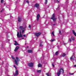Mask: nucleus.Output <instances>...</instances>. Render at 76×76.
<instances>
[{
  "mask_svg": "<svg viewBox=\"0 0 76 76\" xmlns=\"http://www.w3.org/2000/svg\"><path fill=\"white\" fill-rule=\"evenodd\" d=\"M54 25H55L54 24Z\"/></svg>",
  "mask_w": 76,
  "mask_h": 76,
  "instance_id": "45",
  "label": "nucleus"
},
{
  "mask_svg": "<svg viewBox=\"0 0 76 76\" xmlns=\"http://www.w3.org/2000/svg\"><path fill=\"white\" fill-rule=\"evenodd\" d=\"M31 25H29V28H31Z\"/></svg>",
  "mask_w": 76,
  "mask_h": 76,
  "instance_id": "36",
  "label": "nucleus"
},
{
  "mask_svg": "<svg viewBox=\"0 0 76 76\" xmlns=\"http://www.w3.org/2000/svg\"><path fill=\"white\" fill-rule=\"evenodd\" d=\"M12 59H15V58H14V57H13V56H12Z\"/></svg>",
  "mask_w": 76,
  "mask_h": 76,
  "instance_id": "29",
  "label": "nucleus"
},
{
  "mask_svg": "<svg viewBox=\"0 0 76 76\" xmlns=\"http://www.w3.org/2000/svg\"><path fill=\"white\" fill-rule=\"evenodd\" d=\"M55 41V39H53L51 40V42H53V41Z\"/></svg>",
  "mask_w": 76,
  "mask_h": 76,
  "instance_id": "27",
  "label": "nucleus"
},
{
  "mask_svg": "<svg viewBox=\"0 0 76 76\" xmlns=\"http://www.w3.org/2000/svg\"><path fill=\"white\" fill-rule=\"evenodd\" d=\"M15 43H14V45H19V44L17 42L15 41Z\"/></svg>",
  "mask_w": 76,
  "mask_h": 76,
  "instance_id": "16",
  "label": "nucleus"
},
{
  "mask_svg": "<svg viewBox=\"0 0 76 76\" xmlns=\"http://www.w3.org/2000/svg\"><path fill=\"white\" fill-rule=\"evenodd\" d=\"M35 7H37V8H38L39 7V4H35Z\"/></svg>",
  "mask_w": 76,
  "mask_h": 76,
  "instance_id": "12",
  "label": "nucleus"
},
{
  "mask_svg": "<svg viewBox=\"0 0 76 76\" xmlns=\"http://www.w3.org/2000/svg\"><path fill=\"white\" fill-rule=\"evenodd\" d=\"M52 66H53V67H54V65L53 64H52Z\"/></svg>",
  "mask_w": 76,
  "mask_h": 76,
  "instance_id": "32",
  "label": "nucleus"
},
{
  "mask_svg": "<svg viewBox=\"0 0 76 76\" xmlns=\"http://www.w3.org/2000/svg\"><path fill=\"white\" fill-rule=\"evenodd\" d=\"M41 33L40 32L38 33H35V34H34V35L35 36H36V37H39V36L40 35H41Z\"/></svg>",
  "mask_w": 76,
  "mask_h": 76,
  "instance_id": "4",
  "label": "nucleus"
},
{
  "mask_svg": "<svg viewBox=\"0 0 76 76\" xmlns=\"http://www.w3.org/2000/svg\"><path fill=\"white\" fill-rule=\"evenodd\" d=\"M59 34H61V31H60V30H59Z\"/></svg>",
  "mask_w": 76,
  "mask_h": 76,
  "instance_id": "34",
  "label": "nucleus"
},
{
  "mask_svg": "<svg viewBox=\"0 0 76 76\" xmlns=\"http://www.w3.org/2000/svg\"><path fill=\"white\" fill-rule=\"evenodd\" d=\"M21 20H22L21 18H20V17H18V22H21Z\"/></svg>",
  "mask_w": 76,
  "mask_h": 76,
  "instance_id": "13",
  "label": "nucleus"
},
{
  "mask_svg": "<svg viewBox=\"0 0 76 76\" xmlns=\"http://www.w3.org/2000/svg\"><path fill=\"white\" fill-rule=\"evenodd\" d=\"M28 53H32V50H28Z\"/></svg>",
  "mask_w": 76,
  "mask_h": 76,
  "instance_id": "14",
  "label": "nucleus"
},
{
  "mask_svg": "<svg viewBox=\"0 0 76 76\" xmlns=\"http://www.w3.org/2000/svg\"><path fill=\"white\" fill-rule=\"evenodd\" d=\"M66 56L65 53H64L63 55H62V57H64Z\"/></svg>",
  "mask_w": 76,
  "mask_h": 76,
  "instance_id": "19",
  "label": "nucleus"
},
{
  "mask_svg": "<svg viewBox=\"0 0 76 76\" xmlns=\"http://www.w3.org/2000/svg\"><path fill=\"white\" fill-rule=\"evenodd\" d=\"M23 37H26V35H23Z\"/></svg>",
  "mask_w": 76,
  "mask_h": 76,
  "instance_id": "37",
  "label": "nucleus"
},
{
  "mask_svg": "<svg viewBox=\"0 0 76 76\" xmlns=\"http://www.w3.org/2000/svg\"><path fill=\"white\" fill-rule=\"evenodd\" d=\"M46 75L48 76H49L50 75V74L48 73H47L46 74Z\"/></svg>",
  "mask_w": 76,
  "mask_h": 76,
  "instance_id": "20",
  "label": "nucleus"
},
{
  "mask_svg": "<svg viewBox=\"0 0 76 76\" xmlns=\"http://www.w3.org/2000/svg\"><path fill=\"white\" fill-rule=\"evenodd\" d=\"M20 39H19V40H20Z\"/></svg>",
  "mask_w": 76,
  "mask_h": 76,
  "instance_id": "43",
  "label": "nucleus"
},
{
  "mask_svg": "<svg viewBox=\"0 0 76 76\" xmlns=\"http://www.w3.org/2000/svg\"><path fill=\"white\" fill-rule=\"evenodd\" d=\"M72 32L75 36H76V33L74 30H72Z\"/></svg>",
  "mask_w": 76,
  "mask_h": 76,
  "instance_id": "15",
  "label": "nucleus"
},
{
  "mask_svg": "<svg viewBox=\"0 0 76 76\" xmlns=\"http://www.w3.org/2000/svg\"><path fill=\"white\" fill-rule=\"evenodd\" d=\"M59 72H60V73H61V74H63V73H64V70L62 69H61Z\"/></svg>",
  "mask_w": 76,
  "mask_h": 76,
  "instance_id": "5",
  "label": "nucleus"
},
{
  "mask_svg": "<svg viewBox=\"0 0 76 76\" xmlns=\"http://www.w3.org/2000/svg\"><path fill=\"white\" fill-rule=\"evenodd\" d=\"M17 75H18V71L17 70H16L15 71V73L14 75V76H17Z\"/></svg>",
  "mask_w": 76,
  "mask_h": 76,
  "instance_id": "7",
  "label": "nucleus"
},
{
  "mask_svg": "<svg viewBox=\"0 0 76 76\" xmlns=\"http://www.w3.org/2000/svg\"><path fill=\"white\" fill-rule=\"evenodd\" d=\"M60 73H61L59 71L57 73V75L58 76H59L60 75Z\"/></svg>",
  "mask_w": 76,
  "mask_h": 76,
  "instance_id": "17",
  "label": "nucleus"
},
{
  "mask_svg": "<svg viewBox=\"0 0 76 76\" xmlns=\"http://www.w3.org/2000/svg\"><path fill=\"white\" fill-rule=\"evenodd\" d=\"M75 58V57L74 56V55L72 56L71 58H70V59L72 60H74Z\"/></svg>",
  "mask_w": 76,
  "mask_h": 76,
  "instance_id": "8",
  "label": "nucleus"
},
{
  "mask_svg": "<svg viewBox=\"0 0 76 76\" xmlns=\"http://www.w3.org/2000/svg\"><path fill=\"white\" fill-rule=\"evenodd\" d=\"M56 55H58V51L56 52Z\"/></svg>",
  "mask_w": 76,
  "mask_h": 76,
  "instance_id": "26",
  "label": "nucleus"
},
{
  "mask_svg": "<svg viewBox=\"0 0 76 76\" xmlns=\"http://www.w3.org/2000/svg\"><path fill=\"white\" fill-rule=\"evenodd\" d=\"M40 47H42V44H40Z\"/></svg>",
  "mask_w": 76,
  "mask_h": 76,
  "instance_id": "28",
  "label": "nucleus"
},
{
  "mask_svg": "<svg viewBox=\"0 0 76 76\" xmlns=\"http://www.w3.org/2000/svg\"><path fill=\"white\" fill-rule=\"evenodd\" d=\"M16 60H15V64H16L17 65H18V62H19V61L20 60L19 58H18V57H16Z\"/></svg>",
  "mask_w": 76,
  "mask_h": 76,
  "instance_id": "2",
  "label": "nucleus"
},
{
  "mask_svg": "<svg viewBox=\"0 0 76 76\" xmlns=\"http://www.w3.org/2000/svg\"><path fill=\"white\" fill-rule=\"evenodd\" d=\"M57 2V3H58L59 2V1L58 0H56Z\"/></svg>",
  "mask_w": 76,
  "mask_h": 76,
  "instance_id": "31",
  "label": "nucleus"
},
{
  "mask_svg": "<svg viewBox=\"0 0 76 76\" xmlns=\"http://www.w3.org/2000/svg\"><path fill=\"white\" fill-rule=\"evenodd\" d=\"M19 48V46H17L15 48V50H14L15 51H16Z\"/></svg>",
  "mask_w": 76,
  "mask_h": 76,
  "instance_id": "10",
  "label": "nucleus"
},
{
  "mask_svg": "<svg viewBox=\"0 0 76 76\" xmlns=\"http://www.w3.org/2000/svg\"><path fill=\"white\" fill-rule=\"evenodd\" d=\"M3 10H4V9H3L2 10H1V12H3Z\"/></svg>",
  "mask_w": 76,
  "mask_h": 76,
  "instance_id": "35",
  "label": "nucleus"
},
{
  "mask_svg": "<svg viewBox=\"0 0 76 76\" xmlns=\"http://www.w3.org/2000/svg\"><path fill=\"white\" fill-rule=\"evenodd\" d=\"M54 17H55V15H54V14H53L52 17L51 18V19H53V21H55L56 19Z\"/></svg>",
  "mask_w": 76,
  "mask_h": 76,
  "instance_id": "3",
  "label": "nucleus"
},
{
  "mask_svg": "<svg viewBox=\"0 0 76 76\" xmlns=\"http://www.w3.org/2000/svg\"><path fill=\"white\" fill-rule=\"evenodd\" d=\"M52 34L53 35V36H54V32L52 33Z\"/></svg>",
  "mask_w": 76,
  "mask_h": 76,
  "instance_id": "25",
  "label": "nucleus"
},
{
  "mask_svg": "<svg viewBox=\"0 0 76 76\" xmlns=\"http://www.w3.org/2000/svg\"><path fill=\"white\" fill-rule=\"evenodd\" d=\"M0 59H1V58H0Z\"/></svg>",
  "mask_w": 76,
  "mask_h": 76,
  "instance_id": "44",
  "label": "nucleus"
},
{
  "mask_svg": "<svg viewBox=\"0 0 76 76\" xmlns=\"http://www.w3.org/2000/svg\"><path fill=\"white\" fill-rule=\"evenodd\" d=\"M63 44H64V45H65L66 44H65V43H64Z\"/></svg>",
  "mask_w": 76,
  "mask_h": 76,
  "instance_id": "38",
  "label": "nucleus"
},
{
  "mask_svg": "<svg viewBox=\"0 0 76 76\" xmlns=\"http://www.w3.org/2000/svg\"><path fill=\"white\" fill-rule=\"evenodd\" d=\"M3 1H4V0H1V3H3Z\"/></svg>",
  "mask_w": 76,
  "mask_h": 76,
  "instance_id": "24",
  "label": "nucleus"
},
{
  "mask_svg": "<svg viewBox=\"0 0 76 76\" xmlns=\"http://www.w3.org/2000/svg\"><path fill=\"white\" fill-rule=\"evenodd\" d=\"M72 40H73V41H74V40H75V38H74V37H73V38H72L71 39H69V41H70V42H72Z\"/></svg>",
  "mask_w": 76,
  "mask_h": 76,
  "instance_id": "11",
  "label": "nucleus"
},
{
  "mask_svg": "<svg viewBox=\"0 0 76 76\" xmlns=\"http://www.w3.org/2000/svg\"><path fill=\"white\" fill-rule=\"evenodd\" d=\"M2 64H3V63H2Z\"/></svg>",
  "mask_w": 76,
  "mask_h": 76,
  "instance_id": "42",
  "label": "nucleus"
},
{
  "mask_svg": "<svg viewBox=\"0 0 76 76\" xmlns=\"http://www.w3.org/2000/svg\"><path fill=\"white\" fill-rule=\"evenodd\" d=\"M74 67H76V65H74Z\"/></svg>",
  "mask_w": 76,
  "mask_h": 76,
  "instance_id": "39",
  "label": "nucleus"
},
{
  "mask_svg": "<svg viewBox=\"0 0 76 76\" xmlns=\"http://www.w3.org/2000/svg\"><path fill=\"white\" fill-rule=\"evenodd\" d=\"M69 74L70 75H74V73H69Z\"/></svg>",
  "mask_w": 76,
  "mask_h": 76,
  "instance_id": "21",
  "label": "nucleus"
},
{
  "mask_svg": "<svg viewBox=\"0 0 76 76\" xmlns=\"http://www.w3.org/2000/svg\"><path fill=\"white\" fill-rule=\"evenodd\" d=\"M24 39V38H22V39Z\"/></svg>",
  "mask_w": 76,
  "mask_h": 76,
  "instance_id": "40",
  "label": "nucleus"
},
{
  "mask_svg": "<svg viewBox=\"0 0 76 76\" xmlns=\"http://www.w3.org/2000/svg\"><path fill=\"white\" fill-rule=\"evenodd\" d=\"M34 65V64L32 63H30L28 64V66L29 67H32Z\"/></svg>",
  "mask_w": 76,
  "mask_h": 76,
  "instance_id": "6",
  "label": "nucleus"
},
{
  "mask_svg": "<svg viewBox=\"0 0 76 76\" xmlns=\"http://www.w3.org/2000/svg\"><path fill=\"white\" fill-rule=\"evenodd\" d=\"M14 67H15V68H16V66H15V65H14Z\"/></svg>",
  "mask_w": 76,
  "mask_h": 76,
  "instance_id": "33",
  "label": "nucleus"
},
{
  "mask_svg": "<svg viewBox=\"0 0 76 76\" xmlns=\"http://www.w3.org/2000/svg\"><path fill=\"white\" fill-rule=\"evenodd\" d=\"M38 67H42V65L40 64H39L38 65Z\"/></svg>",
  "mask_w": 76,
  "mask_h": 76,
  "instance_id": "18",
  "label": "nucleus"
},
{
  "mask_svg": "<svg viewBox=\"0 0 76 76\" xmlns=\"http://www.w3.org/2000/svg\"><path fill=\"white\" fill-rule=\"evenodd\" d=\"M41 72V70H39L37 71V72L38 73H40Z\"/></svg>",
  "mask_w": 76,
  "mask_h": 76,
  "instance_id": "22",
  "label": "nucleus"
},
{
  "mask_svg": "<svg viewBox=\"0 0 76 76\" xmlns=\"http://www.w3.org/2000/svg\"><path fill=\"white\" fill-rule=\"evenodd\" d=\"M7 40H8V41H10V40H9V39H7Z\"/></svg>",
  "mask_w": 76,
  "mask_h": 76,
  "instance_id": "41",
  "label": "nucleus"
},
{
  "mask_svg": "<svg viewBox=\"0 0 76 76\" xmlns=\"http://www.w3.org/2000/svg\"><path fill=\"white\" fill-rule=\"evenodd\" d=\"M40 17V15H39V14H38L37 16V21H38V20H39V18Z\"/></svg>",
  "mask_w": 76,
  "mask_h": 76,
  "instance_id": "9",
  "label": "nucleus"
},
{
  "mask_svg": "<svg viewBox=\"0 0 76 76\" xmlns=\"http://www.w3.org/2000/svg\"><path fill=\"white\" fill-rule=\"evenodd\" d=\"M19 28L20 29V31L19 34V32H17V36L18 38H22L23 37V36L22 34H23V33L25 31V28H23V26H20L19 27Z\"/></svg>",
  "mask_w": 76,
  "mask_h": 76,
  "instance_id": "1",
  "label": "nucleus"
},
{
  "mask_svg": "<svg viewBox=\"0 0 76 76\" xmlns=\"http://www.w3.org/2000/svg\"><path fill=\"white\" fill-rule=\"evenodd\" d=\"M26 3H29V1L28 0H27L26 1Z\"/></svg>",
  "mask_w": 76,
  "mask_h": 76,
  "instance_id": "30",
  "label": "nucleus"
},
{
  "mask_svg": "<svg viewBox=\"0 0 76 76\" xmlns=\"http://www.w3.org/2000/svg\"><path fill=\"white\" fill-rule=\"evenodd\" d=\"M47 2H48V1H47V0H45V4H47Z\"/></svg>",
  "mask_w": 76,
  "mask_h": 76,
  "instance_id": "23",
  "label": "nucleus"
}]
</instances>
